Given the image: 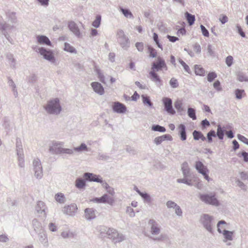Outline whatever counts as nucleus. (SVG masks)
<instances>
[{
  "label": "nucleus",
  "mask_w": 248,
  "mask_h": 248,
  "mask_svg": "<svg viewBox=\"0 0 248 248\" xmlns=\"http://www.w3.org/2000/svg\"><path fill=\"white\" fill-rule=\"evenodd\" d=\"M44 107L47 113L49 114L58 115L62 110L60 99L58 98L49 100Z\"/></svg>",
  "instance_id": "1"
},
{
  "label": "nucleus",
  "mask_w": 248,
  "mask_h": 248,
  "mask_svg": "<svg viewBox=\"0 0 248 248\" xmlns=\"http://www.w3.org/2000/svg\"><path fill=\"white\" fill-rule=\"evenodd\" d=\"M200 223L203 228L210 233H214V217L207 214H202L200 219Z\"/></svg>",
  "instance_id": "2"
},
{
  "label": "nucleus",
  "mask_w": 248,
  "mask_h": 248,
  "mask_svg": "<svg viewBox=\"0 0 248 248\" xmlns=\"http://www.w3.org/2000/svg\"><path fill=\"white\" fill-rule=\"evenodd\" d=\"M200 199L207 204H210L215 206H218L220 205L219 201L216 197L215 192L210 193L199 194Z\"/></svg>",
  "instance_id": "3"
},
{
  "label": "nucleus",
  "mask_w": 248,
  "mask_h": 248,
  "mask_svg": "<svg viewBox=\"0 0 248 248\" xmlns=\"http://www.w3.org/2000/svg\"><path fill=\"white\" fill-rule=\"evenodd\" d=\"M117 42L120 46L124 50H127L130 47V42L128 37L124 34V31L119 29L116 33Z\"/></svg>",
  "instance_id": "4"
},
{
  "label": "nucleus",
  "mask_w": 248,
  "mask_h": 248,
  "mask_svg": "<svg viewBox=\"0 0 248 248\" xmlns=\"http://www.w3.org/2000/svg\"><path fill=\"white\" fill-rule=\"evenodd\" d=\"M163 69H165V70L168 69L165 61L162 58L158 57L157 61L152 62L151 71L156 72Z\"/></svg>",
  "instance_id": "5"
},
{
  "label": "nucleus",
  "mask_w": 248,
  "mask_h": 248,
  "mask_svg": "<svg viewBox=\"0 0 248 248\" xmlns=\"http://www.w3.org/2000/svg\"><path fill=\"white\" fill-rule=\"evenodd\" d=\"M38 52L43 56V58L51 62L54 63L55 62V58L52 50L47 49L44 47L38 48ZM37 51V50H36Z\"/></svg>",
  "instance_id": "6"
},
{
  "label": "nucleus",
  "mask_w": 248,
  "mask_h": 248,
  "mask_svg": "<svg viewBox=\"0 0 248 248\" xmlns=\"http://www.w3.org/2000/svg\"><path fill=\"white\" fill-rule=\"evenodd\" d=\"M33 170L35 177L37 179H41L43 176V169L41 161L38 158L33 160Z\"/></svg>",
  "instance_id": "7"
},
{
  "label": "nucleus",
  "mask_w": 248,
  "mask_h": 248,
  "mask_svg": "<svg viewBox=\"0 0 248 248\" xmlns=\"http://www.w3.org/2000/svg\"><path fill=\"white\" fill-rule=\"evenodd\" d=\"M90 202L96 203H108L110 205H112L114 202L113 198L105 194L99 198H94L90 200Z\"/></svg>",
  "instance_id": "8"
},
{
  "label": "nucleus",
  "mask_w": 248,
  "mask_h": 248,
  "mask_svg": "<svg viewBox=\"0 0 248 248\" xmlns=\"http://www.w3.org/2000/svg\"><path fill=\"white\" fill-rule=\"evenodd\" d=\"M164 110L170 115L175 114V111L172 107V101L171 98L165 97L162 99Z\"/></svg>",
  "instance_id": "9"
},
{
  "label": "nucleus",
  "mask_w": 248,
  "mask_h": 248,
  "mask_svg": "<svg viewBox=\"0 0 248 248\" xmlns=\"http://www.w3.org/2000/svg\"><path fill=\"white\" fill-rule=\"evenodd\" d=\"M63 143L62 142L53 141L52 145L49 146V152L52 154H62Z\"/></svg>",
  "instance_id": "10"
},
{
  "label": "nucleus",
  "mask_w": 248,
  "mask_h": 248,
  "mask_svg": "<svg viewBox=\"0 0 248 248\" xmlns=\"http://www.w3.org/2000/svg\"><path fill=\"white\" fill-rule=\"evenodd\" d=\"M35 210L40 217L44 218L46 217L47 207L44 202L39 201L35 207Z\"/></svg>",
  "instance_id": "11"
},
{
  "label": "nucleus",
  "mask_w": 248,
  "mask_h": 248,
  "mask_svg": "<svg viewBox=\"0 0 248 248\" xmlns=\"http://www.w3.org/2000/svg\"><path fill=\"white\" fill-rule=\"evenodd\" d=\"M85 180L90 182H95L100 183H103V180L99 175L92 173L85 172L83 174Z\"/></svg>",
  "instance_id": "12"
},
{
  "label": "nucleus",
  "mask_w": 248,
  "mask_h": 248,
  "mask_svg": "<svg viewBox=\"0 0 248 248\" xmlns=\"http://www.w3.org/2000/svg\"><path fill=\"white\" fill-rule=\"evenodd\" d=\"M112 108L113 111L117 113H124L126 111V106L118 101L113 103Z\"/></svg>",
  "instance_id": "13"
},
{
  "label": "nucleus",
  "mask_w": 248,
  "mask_h": 248,
  "mask_svg": "<svg viewBox=\"0 0 248 248\" xmlns=\"http://www.w3.org/2000/svg\"><path fill=\"white\" fill-rule=\"evenodd\" d=\"M150 79L155 83L159 88L163 85V81L155 71H150L149 73Z\"/></svg>",
  "instance_id": "14"
},
{
  "label": "nucleus",
  "mask_w": 248,
  "mask_h": 248,
  "mask_svg": "<svg viewBox=\"0 0 248 248\" xmlns=\"http://www.w3.org/2000/svg\"><path fill=\"white\" fill-rule=\"evenodd\" d=\"M148 223L151 226V232L152 234L157 235L160 233V226L155 220L150 219Z\"/></svg>",
  "instance_id": "15"
},
{
  "label": "nucleus",
  "mask_w": 248,
  "mask_h": 248,
  "mask_svg": "<svg viewBox=\"0 0 248 248\" xmlns=\"http://www.w3.org/2000/svg\"><path fill=\"white\" fill-rule=\"evenodd\" d=\"M69 30L78 38L81 37V33L77 24L74 21H70L68 24Z\"/></svg>",
  "instance_id": "16"
},
{
  "label": "nucleus",
  "mask_w": 248,
  "mask_h": 248,
  "mask_svg": "<svg viewBox=\"0 0 248 248\" xmlns=\"http://www.w3.org/2000/svg\"><path fill=\"white\" fill-rule=\"evenodd\" d=\"M78 210L77 206L76 204L73 203L67 206H65L64 208V213L70 216H73Z\"/></svg>",
  "instance_id": "17"
},
{
  "label": "nucleus",
  "mask_w": 248,
  "mask_h": 248,
  "mask_svg": "<svg viewBox=\"0 0 248 248\" xmlns=\"http://www.w3.org/2000/svg\"><path fill=\"white\" fill-rule=\"evenodd\" d=\"M93 91L97 93L102 95L104 93V89L101 83L98 82H93L91 83Z\"/></svg>",
  "instance_id": "18"
},
{
  "label": "nucleus",
  "mask_w": 248,
  "mask_h": 248,
  "mask_svg": "<svg viewBox=\"0 0 248 248\" xmlns=\"http://www.w3.org/2000/svg\"><path fill=\"white\" fill-rule=\"evenodd\" d=\"M178 135L182 141H185L187 139L186 127L184 124H180L178 127Z\"/></svg>",
  "instance_id": "19"
},
{
  "label": "nucleus",
  "mask_w": 248,
  "mask_h": 248,
  "mask_svg": "<svg viewBox=\"0 0 248 248\" xmlns=\"http://www.w3.org/2000/svg\"><path fill=\"white\" fill-rule=\"evenodd\" d=\"M181 170L184 177H188L191 179V173L187 162L185 161L182 164Z\"/></svg>",
  "instance_id": "20"
},
{
  "label": "nucleus",
  "mask_w": 248,
  "mask_h": 248,
  "mask_svg": "<svg viewBox=\"0 0 248 248\" xmlns=\"http://www.w3.org/2000/svg\"><path fill=\"white\" fill-rule=\"evenodd\" d=\"M195 169L198 172L201 174L204 173L206 171H209L207 167L203 165V164L200 161L196 162Z\"/></svg>",
  "instance_id": "21"
},
{
  "label": "nucleus",
  "mask_w": 248,
  "mask_h": 248,
  "mask_svg": "<svg viewBox=\"0 0 248 248\" xmlns=\"http://www.w3.org/2000/svg\"><path fill=\"white\" fill-rule=\"evenodd\" d=\"M38 234V238L39 241L45 246H48V241L47 236L45 232L44 231H43L37 233Z\"/></svg>",
  "instance_id": "22"
},
{
  "label": "nucleus",
  "mask_w": 248,
  "mask_h": 248,
  "mask_svg": "<svg viewBox=\"0 0 248 248\" xmlns=\"http://www.w3.org/2000/svg\"><path fill=\"white\" fill-rule=\"evenodd\" d=\"M37 40L38 43L40 44L46 45L48 46H51V43L48 38L45 35H38Z\"/></svg>",
  "instance_id": "23"
},
{
  "label": "nucleus",
  "mask_w": 248,
  "mask_h": 248,
  "mask_svg": "<svg viewBox=\"0 0 248 248\" xmlns=\"http://www.w3.org/2000/svg\"><path fill=\"white\" fill-rule=\"evenodd\" d=\"M95 210L93 208H86L85 209V217L88 220H91L95 217Z\"/></svg>",
  "instance_id": "24"
},
{
  "label": "nucleus",
  "mask_w": 248,
  "mask_h": 248,
  "mask_svg": "<svg viewBox=\"0 0 248 248\" xmlns=\"http://www.w3.org/2000/svg\"><path fill=\"white\" fill-rule=\"evenodd\" d=\"M112 235L110 238L113 239L114 243L120 242L124 240V236L122 234L119 233L116 230Z\"/></svg>",
  "instance_id": "25"
},
{
  "label": "nucleus",
  "mask_w": 248,
  "mask_h": 248,
  "mask_svg": "<svg viewBox=\"0 0 248 248\" xmlns=\"http://www.w3.org/2000/svg\"><path fill=\"white\" fill-rule=\"evenodd\" d=\"M32 223L34 231L36 233L44 231L43 229L41 223L39 222L37 219H33Z\"/></svg>",
  "instance_id": "26"
},
{
  "label": "nucleus",
  "mask_w": 248,
  "mask_h": 248,
  "mask_svg": "<svg viewBox=\"0 0 248 248\" xmlns=\"http://www.w3.org/2000/svg\"><path fill=\"white\" fill-rule=\"evenodd\" d=\"M6 58L10 67L13 69H16V60L14 58L13 55L11 53H7L6 54Z\"/></svg>",
  "instance_id": "27"
},
{
  "label": "nucleus",
  "mask_w": 248,
  "mask_h": 248,
  "mask_svg": "<svg viewBox=\"0 0 248 248\" xmlns=\"http://www.w3.org/2000/svg\"><path fill=\"white\" fill-rule=\"evenodd\" d=\"M221 233L223 234L225 238V240H223L224 242H226L228 240L232 241L233 240V234L234 233L233 231L224 230L222 231Z\"/></svg>",
  "instance_id": "28"
},
{
  "label": "nucleus",
  "mask_w": 248,
  "mask_h": 248,
  "mask_svg": "<svg viewBox=\"0 0 248 248\" xmlns=\"http://www.w3.org/2000/svg\"><path fill=\"white\" fill-rule=\"evenodd\" d=\"M2 20V17L0 16V30L1 31H3L4 30H11L14 28V26H11L6 22L3 23Z\"/></svg>",
  "instance_id": "29"
},
{
  "label": "nucleus",
  "mask_w": 248,
  "mask_h": 248,
  "mask_svg": "<svg viewBox=\"0 0 248 248\" xmlns=\"http://www.w3.org/2000/svg\"><path fill=\"white\" fill-rule=\"evenodd\" d=\"M192 134L193 139L195 140H198L200 139H201L202 141H205L206 140V138L201 131L194 130Z\"/></svg>",
  "instance_id": "30"
},
{
  "label": "nucleus",
  "mask_w": 248,
  "mask_h": 248,
  "mask_svg": "<svg viewBox=\"0 0 248 248\" xmlns=\"http://www.w3.org/2000/svg\"><path fill=\"white\" fill-rule=\"evenodd\" d=\"M85 180H86L81 178H77L75 182V186L76 187L79 189L84 188L86 186Z\"/></svg>",
  "instance_id": "31"
},
{
  "label": "nucleus",
  "mask_w": 248,
  "mask_h": 248,
  "mask_svg": "<svg viewBox=\"0 0 248 248\" xmlns=\"http://www.w3.org/2000/svg\"><path fill=\"white\" fill-rule=\"evenodd\" d=\"M16 154L21 155V154H24L21 140L19 138H17L16 139Z\"/></svg>",
  "instance_id": "32"
},
{
  "label": "nucleus",
  "mask_w": 248,
  "mask_h": 248,
  "mask_svg": "<svg viewBox=\"0 0 248 248\" xmlns=\"http://www.w3.org/2000/svg\"><path fill=\"white\" fill-rule=\"evenodd\" d=\"M120 11L121 12L124 16L127 18H134V16L131 11L126 8H124L122 7H120Z\"/></svg>",
  "instance_id": "33"
},
{
  "label": "nucleus",
  "mask_w": 248,
  "mask_h": 248,
  "mask_svg": "<svg viewBox=\"0 0 248 248\" xmlns=\"http://www.w3.org/2000/svg\"><path fill=\"white\" fill-rule=\"evenodd\" d=\"M185 17L188 23L191 26L194 24L195 21V17L194 15H193L188 12H186L185 13Z\"/></svg>",
  "instance_id": "34"
},
{
  "label": "nucleus",
  "mask_w": 248,
  "mask_h": 248,
  "mask_svg": "<svg viewBox=\"0 0 248 248\" xmlns=\"http://www.w3.org/2000/svg\"><path fill=\"white\" fill-rule=\"evenodd\" d=\"M225 132V130L224 128H222L221 126L218 124L217 125V133H216V136H217L219 140H222L224 138Z\"/></svg>",
  "instance_id": "35"
},
{
  "label": "nucleus",
  "mask_w": 248,
  "mask_h": 248,
  "mask_svg": "<svg viewBox=\"0 0 248 248\" xmlns=\"http://www.w3.org/2000/svg\"><path fill=\"white\" fill-rule=\"evenodd\" d=\"M237 79L240 82H248V77L246 74L241 71H238L237 74Z\"/></svg>",
  "instance_id": "36"
},
{
  "label": "nucleus",
  "mask_w": 248,
  "mask_h": 248,
  "mask_svg": "<svg viewBox=\"0 0 248 248\" xmlns=\"http://www.w3.org/2000/svg\"><path fill=\"white\" fill-rule=\"evenodd\" d=\"M3 126L6 130L7 133H9V132H10L12 129L10 120L6 117L3 118Z\"/></svg>",
  "instance_id": "37"
},
{
  "label": "nucleus",
  "mask_w": 248,
  "mask_h": 248,
  "mask_svg": "<svg viewBox=\"0 0 248 248\" xmlns=\"http://www.w3.org/2000/svg\"><path fill=\"white\" fill-rule=\"evenodd\" d=\"M56 201L60 203H64L65 201V197L64 195L62 193H58L55 196Z\"/></svg>",
  "instance_id": "38"
},
{
  "label": "nucleus",
  "mask_w": 248,
  "mask_h": 248,
  "mask_svg": "<svg viewBox=\"0 0 248 248\" xmlns=\"http://www.w3.org/2000/svg\"><path fill=\"white\" fill-rule=\"evenodd\" d=\"M177 182L179 183H183L189 186L193 185L191 179L188 177H184L182 179H177Z\"/></svg>",
  "instance_id": "39"
},
{
  "label": "nucleus",
  "mask_w": 248,
  "mask_h": 248,
  "mask_svg": "<svg viewBox=\"0 0 248 248\" xmlns=\"http://www.w3.org/2000/svg\"><path fill=\"white\" fill-rule=\"evenodd\" d=\"M151 130L154 131H157L162 133H164L166 131V129L165 127L159 124H153L151 127Z\"/></svg>",
  "instance_id": "40"
},
{
  "label": "nucleus",
  "mask_w": 248,
  "mask_h": 248,
  "mask_svg": "<svg viewBox=\"0 0 248 248\" xmlns=\"http://www.w3.org/2000/svg\"><path fill=\"white\" fill-rule=\"evenodd\" d=\"M195 72L197 75L204 76L205 75V70L200 65H195Z\"/></svg>",
  "instance_id": "41"
},
{
  "label": "nucleus",
  "mask_w": 248,
  "mask_h": 248,
  "mask_svg": "<svg viewBox=\"0 0 248 248\" xmlns=\"http://www.w3.org/2000/svg\"><path fill=\"white\" fill-rule=\"evenodd\" d=\"M174 107L177 110L178 112L180 113L184 111L182 100H177L174 103Z\"/></svg>",
  "instance_id": "42"
},
{
  "label": "nucleus",
  "mask_w": 248,
  "mask_h": 248,
  "mask_svg": "<svg viewBox=\"0 0 248 248\" xmlns=\"http://www.w3.org/2000/svg\"><path fill=\"white\" fill-rule=\"evenodd\" d=\"M187 115L188 117L191 118L193 120L197 119L196 109L195 108L189 107L187 109Z\"/></svg>",
  "instance_id": "43"
},
{
  "label": "nucleus",
  "mask_w": 248,
  "mask_h": 248,
  "mask_svg": "<svg viewBox=\"0 0 248 248\" xmlns=\"http://www.w3.org/2000/svg\"><path fill=\"white\" fill-rule=\"evenodd\" d=\"M74 150L77 152H82L83 151H88L87 146L84 143H82L80 146L74 148Z\"/></svg>",
  "instance_id": "44"
},
{
  "label": "nucleus",
  "mask_w": 248,
  "mask_h": 248,
  "mask_svg": "<svg viewBox=\"0 0 248 248\" xmlns=\"http://www.w3.org/2000/svg\"><path fill=\"white\" fill-rule=\"evenodd\" d=\"M143 199L144 202L150 203L152 202V198L150 194L146 192H143L140 195Z\"/></svg>",
  "instance_id": "45"
},
{
  "label": "nucleus",
  "mask_w": 248,
  "mask_h": 248,
  "mask_svg": "<svg viewBox=\"0 0 248 248\" xmlns=\"http://www.w3.org/2000/svg\"><path fill=\"white\" fill-rule=\"evenodd\" d=\"M64 50L70 53H77L76 49L68 43H64Z\"/></svg>",
  "instance_id": "46"
},
{
  "label": "nucleus",
  "mask_w": 248,
  "mask_h": 248,
  "mask_svg": "<svg viewBox=\"0 0 248 248\" xmlns=\"http://www.w3.org/2000/svg\"><path fill=\"white\" fill-rule=\"evenodd\" d=\"M101 21V16L100 15H97L96 16L95 19L93 22L92 26L95 28L99 27Z\"/></svg>",
  "instance_id": "47"
},
{
  "label": "nucleus",
  "mask_w": 248,
  "mask_h": 248,
  "mask_svg": "<svg viewBox=\"0 0 248 248\" xmlns=\"http://www.w3.org/2000/svg\"><path fill=\"white\" fill-rule=\"evenodd\" d=\"M6 16L8 17L9 20L13 23H15L16 22V13L14 12H8L6 13Z\"/></svg>",
  "instance_id": "48"
},
{
  "label": "nucleus",
  "mask_w": 248,
  "mask_h": 248,
  "mask_svg": "<svg viewBox=\"0 0 248 248\" xmlns=\"http://www.w3.org/2000/svg\"><path fill=\"white\" fill-rule=\"evenodd\" d=\"M18 157V166L21 168L24 167V154H16Z\"/></svg>",
  "instance_id": "49"
},
{
  "label": "nucleus",
  "mask_w": 248,
  "mask_h": 248,
  "mask_svg": "<svg viewBox=\"0 0 248 248\" xmlns=\"http://www.w3.org/2000/svg\"><path fill=\"white\" fill-rule=\"evenodd\" d=\"M245 94L244 90L237 89L235 91V97L238 99H242Z\"/></svg>",
  "instance_id": "50"
},
{
  "label": "nucleus",
  "mask_w": 248,
  "mask_h": 248,
  "mask_svg": "<svg viewBox=\"0 0 248 248\" xmlns=\"http://www.w3.org/2000/svg\"><path fill=\"white\" fill-rule=\"evenodd\" d=\"M108 228L105 226H100L97 228V230L100 232L101 237H105Z\"/></svg>",
  "instance_id": "51"
},
{
  "label": "nucleus",
  "mask_w": 248,
  "mask_h": 248,
  "mask_svg": "<svg viewBox=\"0 0 248 248\" xmlns=\"http://www.w3.org/2000/svg\"><path fill=\"white\" fill-rule=\"evenodd\" d=\"M216 132L214 130H210L207 134V139L208 142L211 143L213 141L212 137H216Z\"/></svg>",
  "instance_id": "52"
},
{
  "label": "nucleus",
  "mask_w": 248,
  "mask_h": 248,
  "mask_svg": "<svg viewBox=\"0 0 248 248\" xmlns=\"http://www.w3.org/2000/svg\"><path fill=\"white\" fill-rule=\"evenodd\" d=\"M143 103L144 104H147L150 107H152L153 106V104L151 101L150 98L149 96H142Z\"/></svg>",
  "instance_id": "53"
},
{
  "label": "nucleus",
  "mask_w": 248,
  "mask_h": 248,
  "mask_svg": "<svg viewBox=\"0 0 248 248\" xmlns=\"http://www.w3.org/2000/svg\"><path fill=\"white\" fill-rule=\"evenodd\" d=\"M148 52L150 54V56L152 58H155L157 56V52L156 50L151 46L148 47Z\"/></svg>",
  "instance_id": "54"
},
{
  "label": "nucleus",
  "mask_w": 248,
  "mask_h": 248,
  "mask_svg": "<svg viewBox=\"0 0 248 248\" xmlns=\"http://www.w3.org/2000/svg\"><path fill=\"white\" fill-rule=\"evenodd\" d=\"M217 77V74L214 72H209L207 75V80L209 82H212Z\"/></svg>",
  "instance_id": "55"
},
{
  "label": "nucleus",
  "mask_w": 248,
  "mask_h": 248,
  "mask_svg": "<svg viewBox=\"0 0 248 248\" xmlns=\"http://www.w3.org/2000/svg\"><path fill=\"white\" fill-rule=\"evenodd\" d=\"M170 84L173 88H176L179 86V83L177 80L174 78L170 79Z\"/></svg>",
  "instance_id": "56"
},
{
  "label": "nucleus",
  "mask_w": 248,
  "mask_h": 248,
  "mask_svg": "<svg viewBox=\"0 0 248 248\" xmlns=\"http://www.w3.org/2000/svg\"><path fill=\"white\" fill-rule=\"evenodd\" d=\"M152 239L155 241H164L168 239V236L166 234H161L159 237L152 238Z\"/></svg>",
  "instance_id": "57"
},
{
  "label": "nucleus",
  "mask_w": 248,
  "mask_h": 248,
  "mask_svg": "<svg viewBox=\"0 0 248 248\" xmlns=\"http://www.w3.org/2000/svg\"><path fill=\"white\" fill-rule=\"evenodd\" d=\"M179 62L183 66L184 70L185 71L187 72L188 73H190V69L188 65H187L184 61H183L182 59L179 60Z\"/></svg>",
  "instance_id": "58"
},
{
  "label": "nucleus",
  "mask_w": 248,
  "mask_h": 248,
  "mask_svg": "<svg viewBox=\"0 0 248 248\" xmlns=\"http://www.w3.org/2000/svg\"><path fill=\"white\" fill-rule=\"evenodd\" d=\"M201 125L202 126V129H205L207 127L210 126V122L206 119L202 120L201 123Z\"/></svg>",
  "instance_id": "59"
},
{
  "label": "nucleus",
  "mask_w": 248,
  "mask_h": 248,
  "mask_svg": "<svg viewBox=\"0 0 248 248\" xmlns=\"http://www.w3.org/2000/svg\"><path fill=\"white\" fill-rule=\"evenodd\" d=\"M224 224H227V223L224 220H221L217 222V231L219 233H222V230H221L222 228L221 227L220 225H224Z\"/></svg>",
  "instance_id": "60"
},
{
  "label": "nucleus",
  "mask_w": 248,
  "mask_h": 248,
  "mask_svg": "<svg viewBox=\"0 0 248 248\" xmlns=\"http://www.w3.org/2000/svg\"><path fill=\"white\" fill-rule=\"evenodd\" d=\"M110 158V156L107 154H99L98 156V159L101 160H108Z\"/></svg>",
  "instance_id": "61"
},
{
  "label": "nucleus",
  "mask_w": 248,
  "mask_h": 248,
  "mask_svg": "<svg viewBox=\"0 0 248 248\" xmlns=\"http://www.w3.org/2000/svg\"><path fill=\"white\" fill-rule=\"evenodd\" d=\"M177 204L172 201H169L166 202V206L169 208H175Z\"/></svg>",
  "instance_id": "62"
},
{
  "label": "nucleus",
  "mask_w": 248,
  "mask_h": 248,
  "mask_svg": "<svg viewBox=\"0 0 248 248\" xmlns=\"http://www.w3.org/2000/svg\"><path fill=\"white\" fill-rule=\"evenodd\" d=\"M233 57L232 56H228L226 58V64L229 66L230 67L232 66L233 63Z\"/></svg>",
  "instance_id": "63"
},
{
  "label": "nucleus",
  "mask_w": 248,
  "mask_h": 248,
  "mask_svg": "<svg viewBox=\"0 0 248 248\" xmlns=\"http://www.w3.org/2000/svg\"><path fill=\"white\" fill-rule=\"evenodd\" d=\"M237 138L239 140L242 141L244 143L247 145L248 144V139H247L244 136L239 134L237 135Z\"/></svg>",
  "instance_id": "64"
}]
</instances>
